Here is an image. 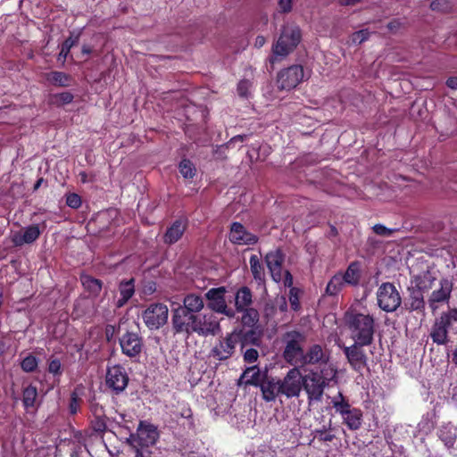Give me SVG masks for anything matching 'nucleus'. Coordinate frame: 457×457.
Here are the masks:
<instances>
[{"label":"nucleus","instance_id":"35","mask_svg":"<svg viewBox=\"0 0 457 457\" xmlns=\"http://www.w3.org/2000/svg\"><path fill=\"white\" fill-rule=\"evenodd\" d=\"M345 285L344 278H341V272H337L328 282L325 288V295L337 296L342 292Z\"/></svg>","mask_w":457,"mask_h":457},{"label":"nucleus","instance_id":"64","mask_svg":"<svg viewBox=\"0 0 457 457\" xmlns=\"http://www.w3.org/2000/svg\"><path fill=\"white\" fill-rule=\"evenodd\" d=\"M452 362L457 366V348L453 351L452 354Z\"/></svg>","mask_w":457,"mask_h":457},{"label":"nucleus","instance_id":"14","mask_svg":"<svg viewBox=\"0 0 457 457\" xmlns=\"http://www.w3.org/2000/svg\"><path fill=\"white\" fill-rule=\"evenodd\" d=\"M370 345L353 342L350 346L343 347V353L351 369L354 371L361 373L368 366V356L363 347Z\"/></svg>","mask_w":457,"mask_h":457},{"label":"nucleus","instance_id":"38","mask_svg":"<svg viewBox=\"0 0 457 457\" xmlns=\"http://www.w3.org/2000/svg\"><path fill=\"white\" fill-rule=\"evenodd\" d=\"M79 33H78L75 36L73 35V33H71V36L62 43L61 51L58 55V60H62V62H64L68 57L71 49L79 43Z\"/></svg>","mask_w":457,"mask_h":457},{"label":"nucleus","instance_id":"7","mask_svg":"<svg viewBox=\"0 0 457 457\" xmlns=\"http://www.w3.org/2000/svg\"><path fill=\"white\" fill-rule=\"evenodd\" d=\"M302 34L299 27H284L272 47L273 54L277 56L286 57L298 46Z\"/></svg>","mask_w":457,"mask_h":457},{"label":"nucleus","instance_id":"1","mask_svg":"<svg viewBox=\"0 0 457 457\" xmlns=\"http://www.w3.org/2000/svg\"><path fill=\"white\" fill-rule=\"evenodd\" d=\"M171 325L174 334H183L187 337L193 334L214 336L220 330V322L212 312L195 314L178 307L171 310Z\"/></svg>","mask_w":457,"mask_h":457},{"label":"nucleus","instance_id":"46","mask_svg":"<svg viewBox=\"0 0 457 457\" xmlns=\"http://www.w3.org/2000/svg\"><path fill=\"white\" fill-rule=\"evenodd\" d=\"M329 426H331L329 424ZM331 428H327L326 426H323L322 428L315 429V436L319 439L320 442H331L335 438V435L328 432V430Z\"/></svg>","mask_w":457,"mask_h":457},{"label":"nucleus","instance_id":"12","mask_svg":"<svg viewBox=\"0 0 457 457\" xmlns=\"http://www.w3.org/2000/svg\"><path fill=\"white\" fill-rule=\"evenodd\" d=\"M169 309L164 303H151L142 314L145 326L151 329H159L168 320Z\"/></svg>","mask_w":457,"mask_h":457},{"label":"nucleus","instance_id":"44","mask_svg":"<svg viewBox=\"0 0 457 457\" xmlns=\"http://www.w3.org/2000/svg\"><path fill=\"white\" fill-rule=\"evenodd\" d=\"M47 370L54 378L55 377L60 378L62 374V368L61 361L57 358H50L48 360Z\"/></svg>","mask_w":457,"mask_h":457},{"label":"nucleus","instance_id":"17","mask_svg":"<svg viewBox=\"0 0 457 457\" xmlns=\"http://www.w3.org/2000/svg\"><path fill=\"white\" fill-rule=\"evenodd\" d=\"M228 239L236 245H254L259 241V237L249 230L238 221L230 224Z\"/></svg>","mask_w":457,"mask_h":457},{"label":"nucleus","instance_id":"11","mask_svg":"<svg viewBox=\"0 0 457 457\" xmlns=\"http://www.w3.org/2000/svg\"><path fill=\"white\" fill-rule=\"evenodd\" d=\"M303 375L299 367L290 369L286 376L279 378V387L281 395L287 398L298 397L302 391Z\"/></svg>","mask_w":457,"mask_h":457},{"label":"nucleus","instance_id":"25","mask_svg":"<svg viewBox=\"0 0 457 457\" xmlns=\"http://www.w3.org/2000/svg\"><path fill=\"white\" fill-rule=\"evenodd\" d=\"M262 399L265 402H273L278 395H280L279 378L270 376H266L265 379L262 380L259 386Z\"/></svg>","mask_w":457,"mask_h":457},{"label":"nucleus","instance_id":"33","mask_svg":"<svg viewBox=\"0 0 457 457\" xmlns=\"http://www.w3.org/2000/svg\"><path fill=\"white\" fill-rule=\"evenodd\" d=\"M46 80L53 86L67 87L71 86L72 78L70 74L62 71H53L44 75Z\"/></svg>","mask_w":457,"mask_h":457},{"label":"nucleus","instance_id":"53","mask_svg":"<svg viewBox=\"0 0 457 457\" xmlns=\"http://www.w3.org/2000/svg\"><path fill=\"white\" fill-rule=\"evenodd\" d=\"M250 82L247 79H242L237 84V94L241 97H247L249 93Z\"/></svg>","mask_w":457,"mask_h":457},{"label":"nucleus","instance_id":"62","mask_svg":"<svg viewBox=\"0 0 457 457\" xmlns=\"http://www.w3.org/2000/svg\"><path fill=\"white\" fill-rule=\"evenodd\" d=\"M44 182V179L41 177L39 178L36 183L34 184V187H33V190L34 191H37L42 185V183Z\"/></svg>","mask_w":457,"mask_h":457},{"label":"nucleus","instance_id":"8","mask_svg":"<svg viewBox=\"0 0 457 457\" xmlns=\"http://www.w3.org/2000/svg\"><path fill=\"white\" fill-rule=\"evenodd\" d=\"M377 302L382 311L393 312L401 305L402 297L393 283L384 282L378 288Z\"/></svg>","mask_w":457,"mask_h":457},{"label":"nucleus","instance_id":"41","mask_svg":"<svg viewBox=\"0 0 457 457\" xmlns=\"http://www.w3.org/2000/svg\"><path fill=\"white\" fill-rule=\"evenodd\" d=\"M179 170L185 179H193L195 175V167L188 159H183L179 164Z\"/></svg>","mask_w":457,"mask_h":457},{"label":"nucleus","instance_id":"26","mask_svg":"<svg viewBox=\"0 0 457 457\" xmlns=\"http://www.w3.org/2000/svg\"><path fill=\"white\" fill-rule=\"evenodd\" d=\"M42 230L38 224H32L24 228L22 234H15L12 239L15 246L34 243L41 235Z\"/></svg>","mask_w":457,"mask_h":457},{"label":"nucleus","instance_id":"34","mask_svg":"<svg viewBox=\"0 0 457 457\" xmlns=\"http://www.w3.org/2000/svg\"><path fill=\"white\" fill-rule=\"evenodd\" d=\"M250 270L253 279L258 285L265 284V270L260 257L255 254L250 256L249 259Z\"/></svg>","mask_w":457,"mask_h":457},{"label":"nucleus","instance_id":"57","mask_svg":"<svg viewBox=\"0 0 457 457\" xmlns=\"http://www.w3.org/2000/svg\"><path fill=\"white\" fill-rule=\"evenodd\" d=\"M293 281H294V279H293L292 274L290 273L289 270H286L285 274H284V285H285V287H290V288L294 287H293Z\"/></svg>","mask_w":457,"mask_h":457},{"label":"nucleus","instance_id":"32","mask_svg":"<svg viewBox=\"0 0 457 457\" xmlns=\"http://www.w3.org/2000/svg\"><path fill=\"white\" fill-rule=\"evenodd\" d=\"M80 282L84 289L93 296H97L102 291L103 281L96 278L88 274H81L79 277Z\"/></svg>","mask_w":457,"mask_h":457},{"label":"nucleus","instance_id":"54","mask_svg":"<svg viewBox=\"0 0 457 457\" xmlns=\"http://www.w3.org/2000/svg\"><path fill=\"white\" fill-rule=\"evenodd\" d=\"M90 411H91L93 417L99 418L100 416L105 415L104 407L101 404H99L98 403H95V402H91V403H90Z\"/></svg>","mask_w":457,"mask_h":457},{"label":"nucleus","instance_id":"24","mask_svg":"<svg viewBox=\"0 0 457 457\" xmlns=\"http://www.w3.org/2000/svg\"><path fill=\"white\" fill-rule=\"evenodd\" d=\"M135 283L136 279L134 278L120 281L118 284L119 297L114 301L116 308H122L132 298L136 291Z\"/></svg>","mask_w":457,"mask_h":457},{"label":"nucleus","instance_id":"23","mask_svg":"<svg viewBox=\"0 0 457 457\" xmlns=\"http://www.w3.org/2000/svg\"><path fill=\"white\" fill-rule=\"evenodd\" d=\"M187 225L188 221L186 218H179L174 220L162 237L163 243L169 245L177 243L184 235Z\"/></svg>","mask_w":457,"mask_h":457},{"label":"nucleus","instance_id":"18","mask_svg":"<svg viewBox=\"0 0 457 457\" xmlns=\"http://www.w3.org/2000/svg\"><path fill=\"white\" fill-rule=\"evenodd\" d=\"M453 288L452 279L442 278L439 280V288L435 289L428 297V303L431 311L436 312L440 305L448 303Z\"/></svg>","mask_w":457,"mask_h":457},{"label":"nucleus","instance_id":"52","mask_svg":"<svg viewBox=\"0 0 457 457\" xmlns=\"http://www.w3.org/2000/svg\"><path fill=\"white\" fill-rule=\"evenodd\" d=\"M439 437L445 443V445L447 447L453 446V445H454V443L456 441V436L455 435H453V434L448 433V432H445L443 430L440 431Z\"/></svg>","mask_w":457,"mask_h":457},{"label":"nucleus","instance_id":"49","mask_svg":"<svg viewBox=\"0 0 457 457\" xmlns=\"http://www.w3.org/2000/svg\"><path fill=\"white\" fill-rule=\"evenodd\" d=\"M370 34V33L368 29H361L353 34L352 40L354 44L360 45L369 39Z\"/></svg>","mask_w":457,"mask_h":457},{"label":"nucleus","instance_id":"36","mask_svg":"<svg viewBox=\"0 0 457 457\" xmlns=\"http://www.w3.org/2000/svg\"><path fill=\"white\" fill-rule=\"evenodd\" d=\"M74 96L71 92H62L50 94L48 96L47 104L49 105L62 107L73 102Z\"/></svg>","mask_w":457,"mask_h":457},{"label":"nucleus","instance_id":"58","mask_svg":"<svg viewBox=\"0 0 457 457\" xmlns=\"http://www.w3.org/2000/svg\"><path fill=\"white\" fill-rule=\"evenodd\" d=\"M445 85L451 89L457 90V77H449Z\"/></svg>","mask_w":457,"mask_h":457},{"label":"nucleus","instance_id":"51","mask_svg":"<svg viewBox=\"0 0 457 457\" xmlns=\"http://www.w3.org/2000/svg\"><path fill=\"white\" fill-rule=\"evenodd\" d=\"M259 353L254 348L246 349L244 353L243 358L245 362L253 363L258 360Z\"/></svg>","mask_w":457,"mask_h":457},{"label":"nucleus","instance_id":"39","mask_svg":"<svg viewBox=\"0 0 457 457\" xmlns=\"http://www.w3.org/2000/svg\"><path fill=\"white\" fill-rule=\"evenodd\" d=\"M37 397V389L33 385H29L22 391V403L25 409H29L35 406Z\"/></svg>","mask_w":457,"mask_h":457},{"label":"nucleus","instance_id":"43","mask_svg":"<svg viewBox=\"0 0 457 457\" xmlns=\"http://www.w3.org/2000/svg\"><path fill=\"white\" fill-rule=\"evenodd\" d=\"M81 403H82V400L79 396V394L77 393V391L76 390L72 391L71 393V397H70L69 412L71 415L77 414V412L80 410Z\"/></svg>","mask_w":457,"mask_h":457},{"label":"nucleus","instance_id":"9","mask_svg":"<svg viewBox=\"0 0 457 457\" xmlns=\"http://www.w3.org/2000/svg\"><path fill=\"white\" fill-rule=\"evenodd\" d=\"M225 287H212L209 289L204 296L207 300V308L213 312L223 314L228 318H234L236 312L227 304Z\"/></svg>","mask_w":457,"mask_h":457},{"label":"nucleus","instance_id":"10","mask_svg":"<svg viewBox=\"0 0 457 457\" xmlns=\"http://www.w3.org/2000/svg\"><path fill=\"white\" fill-rule=\"evenodd\" d=\"M129 378L126 369L116 364L108 367L105 375V386L113 395H120L125 391L129 385Z\"/></svg>","mask_w":457,"mask_h":457},{"label":"nucleus","instance_id":"3","mask_svg":"<svg viewBox=\"0 0 457 457\" xmlns=\"http://www.w3.org/2000/svg\"><path fill=\"white\" fill-rule=\"evenodd\" d=\"M336 374L337 370L329 366L305 370V374L303 375L302 389L307 395L309 404L312 402H321L325 388L328 386Z\"/></svg>","mask_w":457,"mask_h":457},{"label":"nucleus","instance_id":"48","mask_svg":"<svg viewBox=\"0 0 457 457\" xmlns=\"http://www.w3.org/2000/svg\"><path fill=\"white\" fill-rule=\"evenodd\" d=\"M81 197L76 193H70L66 195V204L72 208L78 209L81 206Z\"/></svg>","mask_w":457,"mask_h":457},{"label":"nucleus","instance_id":"21","mask_svg":"<svg viewBox=\"0 0 457 457\" xmlns=\"http://www.w3.org/2000/svg\"><path fill=\"white\" fill-rule=\"evenodd\" d=\"M264 261L270 273L272 279L278 283L282 279V267L285 262V253L280 248L268 252Z\"/></svg>","mask_w":457,"mask_h":457},{"label":"nucleus","instance_id":"31","mask_svg":"<svg viewBox=\"0 0 457 457\" xmlns=\"http://www.w3.org/2000/svg\"><path fill=\"white\" fill-rule=\"evenodd\" d=\"M236 336L237 339H240L242 348L248 345L260 346L262 344V333L257 331L256 328H251L247 330L241 329Z\"/></svg>","mask_w":457,"mask_h":457},{"label":"nucleus","instance_id":"20","mask_svg":"<svg viewBox=\"0 0 457 457\" xmlns=\"http://www.w3.org/2000/svg\"><path fill=\"white\" fill-rule=\"evenodd\" d=\"M430 287L423 286L422 282H419L415 287H409V296L404 303L405 309L409 312H423L425 311L424 292Z\"/></svg>","mask_w":457,"mask_h":457},{"label":"nucleus","instance_id":"55","mask_svg":"<svg viewBox=\"0 0 457 457\" xmlns=\"http://www.w3.org/2000/svg\"><path fill=\"white\" fill-rule=\"evenodd\" d=\"M279 11L287 13L292 10V0H278Z\"/></svg>","mask_w":457,"mask_h":457},{"label":"nucleus","instance_id":"42","mask_svg":"<svg viewBox=\"0 0 457 457\" xmlns=\"http://www.w3.org/2000/svg\"><path fill=\"white\" fill-rule=\"evenodd\" d=\"M90 424L91 428L96 433L104 434L107 429V417L106 415L100 416L99 418L94 417L93 420H91Z\"/></svg>","mask_w":457,"mask_h":457},{"label":"nucleus","instance_id":"45","mask_svg":"<svg viewBox=\"0 0 457 457\" xmlns=\"http://www.w3.org/2000/svg\"><path fill=\"white\" fill-rule=\"evenodd\" d=\"M289 303L291 309L297 312L301 308L300 290L297 287H291L289 290Z\"/></svg>","mask_w":457,"mask_h":457},{"label":"nucleus","instance_id":"5","mask_svg":"<svg viewBox=\"0 0 457 457\" xmlns=\"http://www.w3.org/2000/svg\"><path fill=\"white\" fill-rule=\"evenodd\" d=\"M332 406L336 413L342 417L343 423L352 431H356L361 428L363 421L362 411L359 408L353 407L341 392L334 396L331 401Z\"/></svg>","mask_w":457,"mask_h":457},{"label":"nucleus","instance_id":"61","mask_svg":"<svg viewBox=\"0 0 457 457\" xmlns=\"http://www.w3.org/2000/svg\"><path fill=\"white\" fill-rule=\"evenodd\" d=\"M93 52V49L90 46L88 45H83L82 46V48H81V53L82 54H90L91 53Z\"/></svg>","mask_w":457,"mask_h":457},{"label":"nucleus","instance_id":"47","mask_svg":"<svg viewBox=\"0 0 457 457\" xmlns=\"http://www.w3.org/2000/svg\"><path fill=\"white\" fill-rule=\"evenodd\" d=\"M430 8L433 11L446 12L451 10L452 4L448 0H433Z\"/></svg>","mask_w":457,"mask_h":457},{"label":"nucleus","instance_id":"60","mask_svg":"<svg viewBox=\"0 0 457 457\" xmlns=\"http://www.w3.org/2000/svg\"><path fill=\"white\" fill-rule=\"evenodd\" d=\"M113 332H114V327L113 326H111V325H108L106 327V329H105V335H106V337H107V340H111L112 335H113Z\"/></svg>","mask_w":457,"mask_h":457},{"label":"nucleus","instance_id":"2","mask_svg":"<svg viewBox=\"0 0 457 457\" xmlns=\"http://www.w3.org/2000/svg\"><path fill=\"white\" fill-rule=\"evenodd\" d=\"M345 325L353 342L361 345H372L376 332V322L373 315L362 313L356 309H349L344 315Z\"/></svg>","mask_w":457,"mask_h":457},{"label":"nucleus","instance_id":"30","mask_svg":"<svg viewBox=\"0 0 457 457\" xmlns=\"http://www.w3.org/2000/svg\"><path fill=\"white\" fill-rule=\"evenodd\" d=\"M341 278H344L346 285L357 287L360 284L361 278V263L357 261L352 262L348 265L346 270L344 273H341Z\"/></svg>","mask_w":457,"mask_h":457},{"label":"nucleus","instance_id":"13","mask_svg":"<svg viewBox=\"0 0 457 457\" xmlns=\"http://www.w3.org/2000/svg\"><path fill=\"white\" fill-rule=\"evenodd\" d=\"M121 353L130 359L137 358L143 350V337L137 331L126 330L119 338Z\"/></svg>","mask_w":457,"mask_h":457},{"label":"nucleus","instance_id":"63","mask_svg":"<svg viewBox=\"0 0 457 457\" xmlns=\"http://www.w3.org/2000/svg\"><path fill=\"white\" fill-rule=\"evenodd\" d=\"M6 351L5 344L3 341H0V357L4 354Z\"/></svg>","mask_w":457,"mask_h":457},{"label":"nucleus","instance_id":"6","mask_svg":"<svg viewBox=\"0 0 457 457\" xmlns=\"http://www.w3.org/2000/svg\"><path fill=\"white\" fill-rule=\"evenodd\" d=\"M457 324V308L443 312L436 318L431 327L429 337L437 345H445L448 343V333Z\"/></svg>","mask_w":457,"mask_h":457},{"label":"nucleus","instance_id":"19","mask_svg":"<svg viewBox=\"0 0 457 457\" xmlns=\"http://www.w3.org/2000/svg\"><path fill=\"white\" fill-rule=\"evenodd\" d=\"M159 432L156 426L145 420H141L137 429V437L134 441L140 447H149L157 442Z\"/></svg>","mask_w":457,"mask_h":457},{"label":"nucleus","instance_id":"22","mask_svg":"<svg viewBox=\"0 0 457 457\" xmlns=\"http://www.w3.org/2000/svg\"><path fill=\"white\" fill-rule=\"evenodd\" d=\"M328 356L324 353L322 346L314 344L306 352L303 351L299 368L307 365H319V368H322L323 366H328Z\"/></svg>","mask_w":457,"mask_h":457},{"label":"nucleus","instance_id":"27","mask_svg":"<svg viewBox=\"0 0 457 457\" xmlns=\"http://www.w3.org/2000/svg\"><path fill=\"white\" fill-rule=\"evenodd\" d=\"M253 302L252 290L246 286L239 287L235 294V312H241L251 308Z\"/></svg>","mask_w":457,"mask_h":457},{"label":"nucleus","instance_id":"40","mask_svg":"<svg viewBox=\"0 0 457 457\" xmlns=\"http://www.w3.org/2000/svg\"><path fill=\"white\" fill-rule=\"evenodd\" d=\"M37 366H38V360L32 353L28 354L21 361V370L27 373L34 372L37 369Z\"/></svg>","mask_w":457,"mask_h":457},{"label":"nucleus","instance_id":"29","mask_svg":"<svg viewBox=\"0 0 457 457\" xmlns=\"http://www.w3.org/2000/svg\"><path fill=\"white\" fill-rule=\"evenodd\" d=\"M268 375V370L262 371L257 365L248 367L243 372L240 379L246 378L245 381V386H253L259 387L263 379Z\"/></svg>","mask_w":457,"mask_h":457},{"label":"nucleus","instance_id":"50","mask_svg":"<svg viewBox=\"0 0 457 457\" xmlns=\"http://www.w3.org/2000/svg\"><path fill=\"white\" fill-rule=\"evenodd\" d=\"M372 230L375 234L381 237H391L395 229L388 228L383 224H376L372 227Z\"/></svg>","mask_w":457,"mask_h":457},{"label":"nucleus","instance_id":"59","mask_svg":"<svg viewBox=\"0 0 457 457\" xmlns=\"http://www.w3.org/2000/svg\"><path fill=\"white\" fill-rule=\"evenodd\" d=\"M362 0H338V4L341 6H353L358 3H361Z\"/></svg>","mask_w":457,"mask_h":457},{"label":"nucleus","instance_id":"4","mask_svg":"<svg viewBox=\"0 0 457 457\" xmlns=\"http://www.w3.org/2000/svg\"><path fill=\"white\" fill-rule=\"evenodd\" d=\"M281 342L284 345L282 358L294 367H299L304 351L306 336L299 330L287 331L282 335Z\"/></svg>","mask_w":457,"mask_h":457},{"label":"nucleus","instance_id":"37","mask_svg":"<svg viewBox=\"0 0 457 457\" xmlns=\"http://www.w3.org/2000/svg\"><path fill=\"white\" fill-rule=\"evenodd\" d=\"M241 324L244 328H255L259 321V312L255 308H248L241 312Z\"/></svg>","mask_w":457,"mask_h":457},{"label":"nucleus","instance_id":"28","mask_svg":"<svg viewBox=\"0 0 457 457\" xmlns=\"http://www.w3.org/2000/svg\"><path fill=\"white\" fill-rule=\"evenodd\" d=\"M204 307L203 297L195 293H190L183 298V304H179L178 308L184 309L185 312L195 314H203L201 312Z\"/></svg>","mask_w":457,"mask_h":457},{"label":"nucleus","instance_id":"56","mask_svg":"<svg viewBox=\"0 0 457 457\" xmlns=\"http://www.w3.org/2000/svg\"><path fill=\"white\" fill-rule=\"evenodd\" d=\"M246 135H237L235 137H233L226 145L225 146L227 148L230 147L234 143H237V142H244L246 138Z\"/></svg>","mask_w":457,"mask_h":457},{"label":"nucleus","instance_id":"16","mask_svg":"<svg viewBox=\"0 0 457 457\" xmlns=\"http://www.w3.org/2000/svg\"><path fill=\"white\" fill-rule=\"evenodd\" d=\"M237 344L236 334L228 333L218 339L210 352V356L219 361H226L234 354Z\"/></svg>","mask_w":457,"mask_h":457},{"label":"nucleus","instance_id":"15","mask_svg":"<svg viewBox=\"0 0 457 457\" xmlns=\"http://www.w3.org/2000/svg\"><path fill=\"white\" fill-rule=\"evenodd\" d=\"M304 77L305 73L302 65H291L278 72V87L285 90L293 89L303 80Z\"/></svg>","mask_w":457,"mask_h":457}]
</instances>
